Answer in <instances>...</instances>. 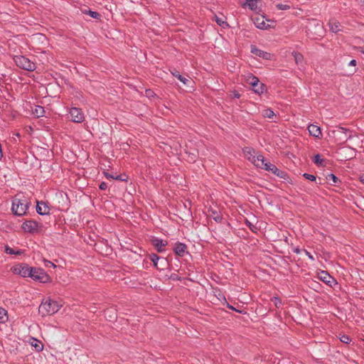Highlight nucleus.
I'll return each mask as SVG.
<instances>
[{
  "label": "nucleus",
  "mask_w": 364,
  "mask_h": 364,
  "mask_svg": "<svg viewBox=\"0 0 364 364\" xmlns=\"http://www.w3.org/2000/svg\"><path fill=\"white\" fill-rule=\"evenodd\" d=\"M29 205L28 199L22 193H18L12 200L11 210L14 215L22 216L26 214Z\"/></svg>",
  "instance_id": "1"
},
{
  "label": "nucleus",
  "mask_w": 364,
  "mask_h": 364,
  "mask_svg": "<svg viewBox=\"0 0 364 364\" xmlns=\"http://www.w3.org/2000/svg\"><path fill=\"white\" fill-rule=\"evenodd\" d=\"M62 306L52 299L43 300L38 307V313L43 317L50 316L59 311Z\"/></svg>",
  "instance_id": "2"
},
{
  "label": "nucleus",
  "mask_w": 364,
  "mask_h": 364,
  "mask_svg": "<svg viewBox=\"0 0 364 364\" xmlns=\"http://www.w3.org/2000/svg\"><path fill=\"white\" fill-rule=\"evenodd\" d=\"M14 60L18 67L25 70L33 71L36 69V64L25 56L15 55Z\"/></svg>",
  "instance_id": "3"
},
{
  "label": "nucleus",
  "mask_w": 364,
  "mask_h": 364,
  "mask_svg": "<svg viewBox=\"0 0 364 364\" xmlns=\"http://www.w3.org/2000/svg\"><path fill=\"white\" fill-rule=\"evenodd\" d=\"M31 269L32 272L29 277L32 278L33 280L41 283H47L50 281V277L42 268L31 267Z\"/></svg>",
  "instance_id": "4"
},
{
  "label": "nucleus",
  "mask_w": 364,
  "mask_h": 364,
  "mask_svg": "<svg viewBox=\"0 0 364 364\" xmlns=\"http://www.w3.org/2000/svg\"><path fill=\"white\" fill-rule=\"evenodd\" d=\"M11 271L14 274L21 276L22 277H29L31 272H32L31 267H29L28 264L26 263H21L16 265H14L11 268Z\"/></svg>",
  "instance_id": "5"
},
{
  "label": "nucleus",
  "mask_w": 364,
  "mask_h": 364,
  "mask_svg": "<svg viewBox=\"0 0 364 364\" xmlns=\"http://www.w3.org/2000/svg\"><path fill=\"white\" fill-rule=\"evenodd\" d=\"M250 85L252 87L253 91L259 95H261L266 92L267 87L264 83H259V79L255 76L251 77Z\"/></svg>",
  "instance_id": "6"
},
{
  "label": "nucleus",
  "mask_w": 364,
  "mask_h": 364,
  "mask_svg": "<svg viewBox=\"0 0 364 364\" xmlns=\"http://www.w3.org/2000/svg\"><path fill=\"white\" fill-rule=\"evenodd\" d=\"M70 114L71 117V120L73 122L81 123L85 119L84 113L82 109L77 107H72L70 109Z\"/></svg>",
  "instance_id": "7"
},
{
  "label": "nucleus",
  "mask_w": 364,
  "mask_h": 364,
  "mask_svg": "<svg viewBox=\"0 0 364 364\" xmlns=\"http://www.w3.org/2000/svg\"><path fill=\"white\" fill-rule=\"evenodd\" d=\"M318 278L330 287H332L333 284H336L334 278L331 277L326 271L322 270L319 272L318 273Z\"/></svg>",
  "instance_id": "8"
},
{
  "label": "nucleus",
  "mask_w": 364,
  "mask_h": 364,
  "mask_svg": "<svg viewBox=\"0 0 364 364\" xmlns=\"http://www.w3.org/2000/svg\"><path fill=\"white\" fill-rule=\"evenodd\" d=\"M22 229L25 232L33 233L38 229V223L34 220H26L22 224Z\"/></svg>",
  "instance_id": "9"
},
{
  "label": "nucleus",
  "mask_w": 364,
  "mask_h": 364,
  "mask_svg": "<svg viewBox=\"0 0 364 364\" xmlns=\"http://www.w3.org/2000/svg\"><path fill=\"white\" fill-rule=\"evenodd\" d=\"M151 244L158 252H163L165 251V247L168 245V242L158 237H153L151 240Z\"/></svg>",
  "instance_id": "10"
},
{
  "label": "nucleus",
  "mask_w": 364,
  "mask_h": 364,
  "mask_svg": "<svg viewBox=\"0 0 364 364\" xmlns=\"http://www.w3.org/2000/svg\"><path fill=\"white\" fill-rule=\"evenodd\" d=\"M251 53L265 60H271L272 55L270 53L262 50L255 45L251 46Z\"/></svg>",
  "instance_id": "11"
},
{
  "label": "nucleus",
  "mask_w": 364,
  "mask_h": 364,
  "mask_svg": "<svg viewBox=\"0 0 364 364\" xmlns=\"http://www.w3.org/2000/svg\"><path fill=\"white\" fill-rule=\"evenodd\" d=\"M173 252L176 255L183 257L186 253H188L187 245L184 243L177 242L175 244Z\"/></svg>",
  "instance_id": "12"
},
{
  "label": "nucleus",
  "mask_w": 364,
  "mask_h": 364,
  "mask_svg": "<svg viewBox=\"0 0 364 364\" xmlns=\"http://www.w3.org/2000/svg\"><path fill=\"white\" fill-rule=\"evenodd\" d=\"M259 3L260 1L258 0H245V2L242 3V6L243 7L248 6L250 10L259 12L261 11L260 7L258 6Z\"/></svg>",
  "instance_id": "13"
},
{
  "label": "nucleus",
  "mask_w": 364,
  "mask_h": 364,
  "mask_svg": "<svg viewBox=\"0 0 364 364\" xmlns=\"http://www.w3.org/2000/svg\"><path fill=\"white\" fill-rule=\"evenodd\" d=\"M36 212L39 215H48L50 213V208L46 203L37 201Z\"/></svg>",
  "instance_id": "14"
},
{
  "label": "nucleus",
  "mask_w": 364,
  "mask_h": 364,
  "mask_svg": "<svg viewBox=\"0 0 364 364\" xmlns=\"http://www.w3.org/2000/svg\"><path fill=\"white\" fill-rule=\"evenodd\" d=\"M308 130L310 135L321 139L322 137V133L319 127L315 124H310L308 127Z\"/></svg>",
  "instance_id": "15"
},
{
  "label": "nucleus",
  "mask_w": 364,
  "mask_h": 364,
  "mask_svg": "<svg viewBox=\"0 0 364 364\" xmlns=\"http://www.w3.org/2000/svg\"><path fill=\"white\" fill-rule=\"evenodd\" d=\"M255 26L260 29H267L269 25L264 22V16L256 17L254 18Z\"/></svg>",
  "instance_id": "16"
},
{
  "label": "nucleus",
  "mask_w": 364,
  "mask_h": 364,
  "mask_svg": "<svg viewBox=\"0 0 364 364\" xmlns=\"http://www.w3.org/2000/svg\"><path fill=\"white\" fill-rule=\"evenodd\" d=\"M328 26L330 30L335 33H338L340 31L341 24L338 21L335 19L330 20L328 22Z\"/></svg>",
  "instance_id": "17"
},
{
  "label": "nucleus",
  "mask_w": 364,
  "mask_h": 364,
  "mask_svg": "<svg viewBox=\"0 0 364 364\" xmlns=\"http://www.w3.org/2000/svg\"><path fill=\"white\" fill-rule=\"evenodd\" d=\"M248 159L251 161L256 166H257V164H263L265 161L264 157L262 154L252 156V159L248 157Z\"/></svg>",
  "instance_id": "18"
},
{
  "label": "nucleus",
  "mask_w": 364,
  "mask_h": 364,
  "mask_svg": "<svg viewBox=\"0 0 364 364\" xmlns=\"http://www.w3.org/2000/svg\"><path fill=\"white\" fill-rule=\"evenodd\" d=\"M32 112L33 114L38 118L44 116L45 114L44 107L39 105H36L35 107L32 109Z\"/></svg>",
  "instance_id": "19"
},
{
  "label": "nucleus",
  "mask_w": 364,
  "mask_h": 364,
  "mask_svg": "<svg viewBox=\"0 0 364 364\" xmlns=\"http://www.w3.org/2000/svg\"><path fill=\"white\" fill-rule=\"evenodd\" d=\"M168 262L166 259V258L160 257V259L159 260L157 269L159 270H164L168 268Z\"/></svg>",
  "instance_id": "20"
},
{
  "label": "nucleus",
  "mask_w": 364,
  "mask_h": 364,
  "mask_svg": "<svg viewBox=\"0 0 364 364\" xmlns=\"http://www.w3.org/2000/svg\"><path fill=\"white\" fill-rule=\"evenodd\" d=\"M172 75L173 76H175L176 77H177L181 82H182L184 85H187L188 82H190V80L183 77V75H181L179 72H178L177 70H175V72H172Z\"/></svg>",
  "instance_id": "21"
},
{
  "label": "nucleus",
  "mask_w": 364,
  "mask_h": 364,
  "mask_svg": "<svg viewBox=\"0 0 364 364\" xmlns=\"http://www.w3.org/2000/svg\"><path fill=\"white\" fill-rule=\"evenodd\" d=\"M272 166H274V164H271L269 161H266V160L264 161L263 164H257V167L263 168L268 171H270V170L272 169Z\"/></svg>",
  "instance_id": "22"
},
{
  "label": "nucleus",
  "mask_w": 364,
  "mask_h": 364,
  "mask_svg": "<svg viewBox=\"0 0 364 364\" xmlns=\"http://www.w3.org/2000/svg\"><path fill=\"white\" fill-rule=\"evenodd\" d=\"M149 258L153 262L154 266L157 268L160 257L155 253H151L149 255Z\"/></svg>",
  "instance_id": "23"
},
{
  "label": "nucleus",
  "mask_w": 364,
  "mask_h": 364,
  "mask_svg": "<svg viewBox=\"0 0 364 364\" xmlns=\"http://www.w3.org/2000/svg\"><path fill=\"white\" fill-rule=\"evenodd\" d=\"M292 55L294 56V60L297 65L302 63L304 57L301 53L298 52H293Z\"/></svg>",
  "instance_id": "24"
},
{
  "label": "nucleus",
  "mask_w": 364,
  "mask_h": 364,
  "mask_svg": "<svg viewBox=\"0 0 364 364\" xmlns=\"http://www.w3.org/2000/svg\"><path fill=\"white\" fill-rule=\"evenodd\" d=\"M7 320V311L0 307V322L3 323Z\"/></svg>",
  "instance_id": "25"
},
{
  "label": "nucleus",
  "mask_w": 364,
  "mask_h": 364,
  "mask_svg": "<svg viewBox=\"0 0 364 364\" xmlns=\"http://www.w3.org/2000/svg\"><path fill=\"white\" fill-rule=\"evenodd\" d=\"M276 308H280L282 305V299L278 296H274L272 299Z\"/></svg>",
  "instance_id": "26"
},
{
  "label": "nucleus",
  "mask_w": 364,
  "mask_h": 364,
  "mask_svg": "<svg viewBox=\"0 0 364 364\" xmlns=\"http://www.w3.org/2000/svg\"><path fill=\"white\" fill-rule=\"evenodd\" d=\"M35 343H32V346H34L36 350L38 352L41 351L43 349V346L41 342L39 341L34 339Z\"/></svg>",
  "instance_id": "27"
},
{
  "label": "nucleus",
  "mask_w": 364,
  "mask_h": 364,
  "mask_svg": "<svg viewBox=\"0 0 364 364\" xmlns=\"http://www.w3.org/2000/svg\"><path fill=\"white\" fill-rule=\"evenodd\" d=\"M263 116L267 118H272V117L274 115V112L270 109H266L263 110L262 113Z\"/></svg>",
  "instance_id": "28"
},
{
  "label": "nucleus",
  "mask_w": 364,
  "mask_h": 364,
  "mask_svg": "<svg viewBox=\"0 0 364 364\" xmlns=\"http://www.w3.org/2000/svg\"><path fill=\"white\" fill-rule=\"evenodd\" d=\"M337 128H338V131L341 133H344V134H346L347 132L350 133V134L348 136H346V140L351 138V136H352L351 131H350L348 129H346L343 127H338Z\"/></svg>",
  "instance_id": "29"
},
{
  "label": "nucleus",
  "mask_w": 364,
  "mask_h": 364,
  "mask_svg": "<svg viewBox=\"0 0 364 364\" xmlns=\"http://www.w3.org/2000/svg\"><path fill=\"white\" fill-rule=\"evenodd\" d=\"M326 179L328 181H332L333 183L334 184L337 183L338 181H340V180L338 179V177H336L334 174L333 173H329L326 176Z\"/></svg>",
  "instance_id": "30"
},
{
  "label": "nucleus",
  "mask_w": 364,
  "mask_h": 364,
  "mask_svg": "<svg viewBox=\"0 0 364 364\" xmlns=\"http://www.w3.org/2000/svg\"><path fill=\"white\" fill-rule=\"evenodd\" d=\"M314 162L318 166H322L323 163V159H321L320 154H316L314 158Z\"/></svg>",
  "instance_id": "31"
},
{
  "label": "nucleus",
  "mask_w": 364,
  "mask_h": 364,
  "mask_svg": "<svg viewBox=\"0 0 364 364\" xmlns=\"http://www.w3.org/2000/svg\"><path fill=\"white\" fill-rule=\"evenodd\" d=\"M215 21H216V23H217L219 26H222V27H223V28H224L225 26H228V23H227V22H225V21H223V20H222V18H220L218 17L217 16H215Z\"/></svg>",
  "instance_id": "32"
},
{
  "label": "nucleus",
  "mask_w": 364,
  "mask_h": 364,
  "mask_svg": "<svg viewBox=\"0 0 364 364\" xmlns=\"http://www.w3.org/2000/svg\"><path fill=\"white\" fill-rule=\"evenodd\" d=\"M127 178H128V176L127 175L120 174V175L115 176L114 179L117 180V181H127Z\"/></svg>",
  "instance_id": "33"
},
{
  "label": "nucleus",
  "mask_w": 364,
  "mask_h": 364,
  "mask_svg": "<svg viewBox=\"0 0 364 364\" xmlns=\"http://www.w3.org/2000/svg\"><path fill=\"white\" fill-rule=\"evenodd\" d=\"M245 153H246L247 154H249L250 156L248 157H250V159H252V156H255V151L254 149L252 148H248L247 147L245 150Z\"/></svg>",
  "instance_id": "34"
},
{
  "label": "nucleus",
  "mask_w": 364,
  "mask_h": 364,
  "mask_svg": "<svg viewBox=\"0 0 364 364\" xmlns=\"http://www.w3.org/2000/svg\"><path fill=\"white\" fill-rule=\"evenodd\" d=\"M88 14L89 15L92 17L93 18H95V19H100L101 15L97 12V11H88Z\"/></svg>",
  "instance_id": "35"
},
{
  "label": "nucleus",
  "mask_w": 364,
  "mask_h": 364,
  "mask_svg": "<svg viewBox=\"0 0 364 364\" xmlns=\"http://www.w3.org/2000/svg\"><path fill=\"white\" fill-rule=\"evenodd\" d=\"M303 176L307 179V180H309L311 181H316V176L312 175V174H310V173H304L303 174Z\"/></svg>",
  "instance_id": "36"
},
{
  "label": "nucleus",
  "mask_w": 364,
  "mask_h": 364,
  "mask_svg": "<svg viewBox=\"0 0 364 364\" xmlns=\"http://www.w3.org/2000/svg\"><path fill=\"white\" fill-rule=\"evenodd\" d=\"M276 6L279 10H288L290 9V6L287 4H278Z\"/></svg>",
  "instance_id": "37"
},
{
  "label": "nucleus",
  "mask_w": 364,
  "mask_h": 364,
  "mask_svg": "<svg viewBox=\"0 0 364 364\" xmlns=\"http://www.w3.org/2000/svg\"><path fill=\"white\" fill-rule=\"evenodd\" d=\"M340 341L344 343H349V342L350 341V338L347 335H343L341 338H340Z\"/></svg>",
  "instance_id": "38"
},
{
  "label": "nucleus",
  "mask_w": 364,
  "mask_h": 364,
  "mask_svg": "<svg viewBox=\"0 0 364 364\" xmlns=\"http://www.w3.org/2000/svg\"><path fill=\"white\" fill-rule=\"evenodd\" d=\"M278 173L279 174L277 176H279V178H283L284 180H286L288 178V174L285 171H281L280 172Z\"/></svg>",
  "instance_id": "39"
},
{
  "label": "nucleus",
  "mask_w": 364,
  "mask_h": 364,
  "mask_svg": "<svg viewBox=\"0 0 364 364\" xmlns=\"http://www.w3.org/2000/svg\"><path fill=\"white\" fill-rule=\"evenodd\" d=\"M245 223L252 232H255V230H257V228L247 220H246Z\"/></svg>",
  "instance_id": "40"
},
{
  "label": "nucleus",
  "mask_w": 364,
  "mask_h": 364,
  "mask_svg": "<svg viewBox=\"0 0 364 364\" xmlns=\"http://www.w3.org/2000/svg\"><path fill=\"white\" fill-rule=\"evenodd\" d=\"M304 252L305 253V255L311 260V261H314V257L309 252H308L306 250H304Z\"/></svg>",
  "instance_id": "41"
},
{
  "label": "nucleus",
  "mask_w": 364,
  "mask_h": 364,
  "mask_svg": "<svg viewBox=\"0 0 364 364\" xmlns=\"http://www.w3.org/2000/svg\"><path fill=\"white\" fill-rule=\"evenodd\" d=\"M145 93H146V95L149 97H153L154 95V92L150 89L146 90Z\"/></svg>",
  "instance_id": "42"
},
{
  "label": "nucleus",
  "mask_w": 364,
  "mask_h": 364,
  "mask_svg": "<svg viewBox=\"0 0 364 364\" xmlns=\"http://www.w3.org/2000/svg\"><path fill=\"white\" fill-rule=\"evenodd\" d=\"M227 307H228V309H232V310L236 311H237V312H239V313H240V314H245V313H246V312H243V311H240V310H237V309H236L235 308H234L232 305H230V304H228Z\"/></svg>",
  "instance_id": "43"
},
{
  "label": "nucleus",
  "mask_w": 364,
  "mask_h": 364,
  "mask_svg": "<svg viewBox=\"0 0 364 364\" xmlns=\"http://www.w3.org/2000/svg\"><path fill=\"white\" fill-rule=\"evenodd\" d=\"M104 175L106 177V178H107V179H114V176H114L112 174H110V173H109L107 172H105V171L104 172Z\"/></svg>",
  "instance_id": "44"
},
{
  "label": "nucleus",
  "mask_w": 364,
  "mask_h": 364,
  "mask_svg": "<svg viewBox=\"0 0 364 364\" xmlns=\"http://www.w3.org/2000/svg\"><path fill=\"white\" fill-rule=\"evenodd\" d=\"M215 215V217H214V220L216 221V222H221L222 220V217L218 214L216 212L214 213Z\"/></svg>",
  "instance_id": "45"
},
{
  "label": "nucleus",
  "mask_w": 364,
  "mask_h": 364,
  "mask_svg": "<svg viewBox=\"0 0 364 364\" xmlns=\"http://www.w3.org/2000/svg\"><path fill=\"white\" fill-rule=\"evenodd\" d=\"M99 188L101 189V190H106L107 188V183L105 182H102L100 184V186Z\"/></svg>",
  "instance_id": "46"
},
{
  "label": "nucleus",
  "mask_w": 364,
  "mask_h": 364,
  "mask_svg": "<svg viewBox=\"0 0 364 364\" xmlns=\"http://www.w3.org/2000/svg\"><path fill=\"white\" fill-rule=\"evenodd\" d=\"M6 252L8 253V254H11V255L14 254V250L12 248H11V247H6Z\"/></svg>",
  "instance_id": "47"
},
{
  "label": "nucleus",
  "mask_w": 364,
  "mask_h": 364,
  "mask_svg": "<svg viewBox=\"0 0 364 364\" xmlns=\"http://www.w3.org/2000/svg\"><path fill=\"white\" fill-rule=\"evenodd\" d=\"M356 64H357V62H356L355 60H351L350 61V63H348V65H350V66H355Z\"/></svg>",
  "instance_id": "48"
},
{
  "label": "nucleus",
  "mask_w": 364,
  "mask_h": 364,
  "mask_svg": "<svg viewBox=\"0 0 364 364\" xmlns=\"http://www.w3.org/2000/svg\"><path fill=\"white\" fill-rule=\"evenodd\" d=\"M189 157H190L191 160L195 161L196 156V154H192L191 155L189 156Z\"/></svg>",
  "instance_id": "49"
},
{
  "label": "nucleus",
  "mask_w": 364,
  "mask_h": 364,
  "mask_svg": "<svg viewBox=\"0 0 364 364\" xmlns=\"http://www.w3.org/2000/svg\"><path fill=\"white\" fill-rule=\"evenodd\" d=\"M358 4L360 6H364V0H356Z\"/></svg>",
  "instance_id": "50"
},
{
  "label": "nucleus",
  "mask_w": 364,
  "mask_h": 364,
  "mask_svg": "<svg viewBox=\"0 0 364 364\" xmlns=\"http://www.w3.org/2000/svg\"><path fill=\"white\" fill-rule=\"evenodd\" d=\"M294 252L296 254H299L301 252V250L298 247L294 249Z\"/></svg>",
  "instance_id": "51"
},
{
  "label": "nucleus",
  "mask_w": 364,
  "mask_h": 364,
  "mask_svg": "<svg viewBox=\"0 0 364 364\" xmlns=\"http://www.w3.org/2000/svg\"><path fill=\"white\" fill-rule=\"evenodd\" d=\"M277 168V166L275 165H274V166H272V169H271L270 171L272 173H274Z\"/></svg>",
  "instance_id": "52"
},
{
  "label": "nucleus",
  "mask_w": 364,
  "mask_h": 364,
  "mask_svg": "<svg viewBox=\"0 0 364 364\" xmlns=\"http://www.w3.org/2000/svg\"><path fill=\"white\" fill-rule=\"evenodd\" d=\"M3 157V151L1 148V144H0V159Z\"/></svg>",
  "instance_id": "53"
},
{
  "label": "nucleus",
  "mask_w": 364,
  "mask_h": 364,
  "mask_svg": "<svg viewBox=\"0 0 364 364\" xmlns=\"http://www.w3.org/2000/svg\"><path fill=\"white\" fill-rule=\"evenodd\" d=\"M360 181L364 184V174L360 176Z\"/></svg>",
  "instance_id": "54"
},
{
  "label": "nucleus",
  "mask_w": 364,
  "mask_h": 364,
  "mask_svg": "<svg viewBox=\"0 0 364 364\" xmlns=\"http://www.w3.org/2000/svg\"><path fill=\"white\" fill-rule=\"evenodd\" d=\"M280 171H281V170H279V168H277V170L275 171V173L274 174L276 176H278V174H279L278 172H280Z\"/></svg>",
  "instance_id": "55"
},
{
  "label": "nucleus",
  "mask_w": 364,
  "mask_h": 364,
  "mask_svg": "<svg viewBox=\"0 0 364 364\" xmlns=\"http://www.w3.org/2000/svg\"><path fill=\"white\" fill-rule=\"evenodd\" d=\"M240 94H238V93L235 94V97H237V98H239V97H240Z\"/></svg>",
  "instance_id": "56"
},
{
  "label": "nucleus",
  "mask_w": 364,
  "mask_h": 364,
  "mask_svg": "<svg viewBox=\"0 0 364 364\" xmlns=\"http://www.w3.org/2000/svg\"><path fill=\"white\" fill-rule=\"evenodd\" d=\"M48 263H49L50 264H51L52 266L55 267V264H54L53 262H48Z\"/></svg>",
  "instance_id": "57"
},
{
  "label": "nucleus",
  "mask_w": 364,
  "mask_h": 364,
  "mask_svg": "<svg viewBox=\"0 0 364 364\" xmlns=\"http://www.w3.org/2000/svg\"><path fill=\"white\" fill-rule=\"evenodd\" d=\"M109 311H110V310H107V311H106V314L109 313Z\"/></svg>",
  "instance_id": "58"
},
{
  "label": "nucleus",
  "mask_w": 364,
  "mask_h": 364,
  "mask_svg": "<svg viewBox=\"0 0 364 364\" xmlns=\"http://www.w3.org/2000/svg\"><path fill=\"white\" fill-rule=\"evenodd\" d=\"M363 53L364 54V50L363 51Z\"/></svg>",
  "instance_id": "59"
}]
</instances>
